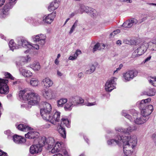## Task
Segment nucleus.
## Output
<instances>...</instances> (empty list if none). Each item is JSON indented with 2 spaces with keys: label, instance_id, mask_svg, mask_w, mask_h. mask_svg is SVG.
<instances>
[{
  "label": "nucleus",
  "instance_id": "6e6d98bb",
  "mask_svg": "<svg viewBox=\"0 0 156 156\" xmlns=\"http://www.w3.org/2000/svg\"><path fill=\"white\" fill-rule=\"evenodd\" d=\"M82 53L81 51V50H80L79 49H77L76 52L74 54L77 57L78 56V55H80Z\"/></svg>",
  "mask_w": 156,
  "mask_h": 156
},
{
  "label": "nucleus",
  "instance_id": "c85d7f7f",
  "mask_svg": "<svg viewBox=\"0 0 156 156\" xmlns=\"http://www.w3.org/2000/svg\"><path fill=\"white\" fill-rule=\"evenodd\" d=\"M58 130L62 137L65 138L66 137V133L65 129L61 125L58 127Z\"/></svg>",
  "mask_w": 156,
  "mask_h": 156
},
{
  "label": "nucleus",
  "instance_id": "09e8293b",
  "mask_svg": "<svg viewBox=\"0 0 156 156\" xmlns=\"http://www.w3.org/2000/svg\"><path fill=\"white\" fill-rule=\"evenodd\" d=\"M70 98L71 101H74V102H76L77 105H78V98L77 96L73 97Z\"/></svg>",
  "mask_w": 156,
  "mask_h": 156
},
{
  "label": "nucleus",
  "instance_id": "a211bd4d",
  "mask_svg": "<svg viewBox=\"0 0 156 156\" xmlns=\"http://www.w3.org/2000/svg\"><path fill=\"white\" fill-rule=\"evenodd\" d=\"M17 45L19 48L23 47L26 48H31L32 47L31 44L24 39L19 40L18 41Z\"/></svg>",
  "mask_w": 156,
  "mask_h": 156
},
{
  "label": "nucleus",
  "instance_id": "f8f14e48",
  "mask_svg": "<svg viewBox=\"0 0 156 156\" xmlns=\"http://www.w3.org/2000/svg\"><path fill=\"white\" fill-rule=\"evenodd\" d=\"M116 131H118V132H119L120 133L123 132L124 133L123 135H122V137H125V136L126 137H128L129 139V141L128 142L129 143V141L130 140H132L131 141V142H134L135 141L136 143V141L135 140H133V139L130 138V137L129 136V132H131V130H132V128L131 127H128L126 130L122 128H118L117 129H116Z\"/></svg>",
  "mask_w": 156,
  "mask_h": 156
},
{
  "label": "nucleus",
  "instance_id": "49530a36",
  "mask_svg": "<svg viewBox=\"0 0 156 156\" xmlns=\"http://www.w3.org/2000/svg\"><path fill=\"white\" fill-rule=\"evenodd\" d=\"M61 152H62L64 154V156H70L69 154L64 147H62Z\"/></svg>",
  "mask_w": 156,
  "mask_h": 156
},
{
  "label": "nucleus",
  "instance_id": "0eeeda50",
  "mask_svg": "<svg viewBox=\"0 0 156 156\" xmlns=\"http://www.w3.org/2000/svg\"><path fill=\"white\" fill-rule=\"evenodd\" d=\"M117 80L116 78L112 77L107 81L105 85V89L107 91L111 92L115 88V85L116 84L115 81Z\"/></svg>",
  "mask_w": 156,
  "mask_h": 156
},
{
  "label": "nucleus",
  "instance_id": "052dcab7",
  "mask_svg": "<svg viewBox=\"0 0 156 156\" xmlns=\"http://www.w3.org/2000/svg\"><path fill=\"white\" fill-rule=\"evenodd\" d=\"M7 153L4 152L1 150H0V156H6Z\"/></svg>",
  "mask_w": 156,
  "mask_h": 156
},
{
  "label": "nucleus",
  "instance_id": "f3484780",
  "mask_svg": "<svg viewBox=\"0 0 156 156\" xmlns=\"http://www.w3.org/2000/svg\"><path fill=\"white\" fill-rule=\"evenodd\" d=\"M135 76L134 72L133 70L128 71L123 74V77L126 81H130Z\"/></svg>",
  "mask_w": 156,
  "mask_h": 156
},
{
  "label": "nucleus",
  "instance_id": "0e129e2a",
  "mask_svg": "<svg viewBox=\"0 0 156 156\" xmlns=\"http://www.w3.org/2000/svg\"><path fill=\"white\" fill-rule=\"evenodd\" d=\"M83 74L81 73H79L78 74V77L80 78H81L83 77Z\"/></svg>",
  "mask_w": 156,
  "mask_h": 156
},
{
  "label": "nucleus",
  "instance_id": "a18cd8bd",
  "mask_svg": "<svg viewBox=\"0 0 156 156\" xmlns=\"http://www.w3.org/2000/svg\"><path fill=\"white\" fill-rule=\"evenodd\" d=\"M122 115L124 116L125 117L129 119L131 121V116L127 114L126 113V111L125 110H123L122 112Z\"/></svg>",
  "mask_w": 156,
  "mask_h": 156
},
{
  "label": "nucleus",
  "instance_id": "4468645a",
  "mask_svg": "<svg viewBox=\"0 0 156 156\" xmlns=\"http://www.w3.org/2000/svg\"><path fill=\"white\" fill-rule=\"evenodd\" d=\"M30 60V58L28 56L21 57L19 58L18 61L16 62V64L18 67L20 68V66L23 65L25 63Z\"/></svg>",
  "mask_w": 156,
  "mask_h": 156
},
{
  "label": "nucleus",
  "instance_id": "1a4fd4ad",
  "mask_svg": "<svg viewBox=\"0 0 156 156\" xmlns=\"http://www.w3.org/2000/svg\"><path fill=\"white\" fill-rule=\"evenodd\" d=\"M60 113L58 112H55L52 116L50 115L48 117L47 119H44L49 121L51 123L55 125L56 122H58L60 120Z\"/></svg>",
  "mask_w": 156,
  "mask_h": 156
},
{
  "label": "nucleus",
  "instance_id": "de8ad7c7",
  "mask_svg": "<svg viewBox=\"0 0 156 156\" xmlns=\"http://www.w3.org/2000/svg\"><path fill=\"white\" fill-rule=\"evenodd\" d=\"M5 76L6 78H9L11 80H14V78L10 73H5Z\"/></svg>",
  "mask_w": 156,
  "mask_h": 156
},
{
  "label": "nucleus",
  "instance_id": "cd10ccee",
  "mask_svg": "<svg viewBox=\"0 0 156 156\" xmlns=\"http://www.w3.org/2000/svg\"><path fill=\"white\" fill-rule=\"evenodd\" d=\"M105 44H104L97 43L94 46L93 49V52H94L98 50H100L104 49L105 48Z\"/></svg>",
  "mask_w": 156,
  "mask_h": 156
},
{
  "label": "nucleus",
  "instance_id": "aec40b11",
  "mask_svg": "<svg viewBox=\"0 0 156 156\" xmlns=\"http://www.w3.org/2000/svg\"><path fill=\"white\" fill-rule=\"evenodd\" d=\"M12 137L14 142L17 144H21L25 143L26 141V139L21 136L16 135L13 136Z\"/></svg>",
  "mask_w": 156,
  "mask_h": 156
},
{
  "label": "nucleus",
  "instance_id": "58836bf2",
  "mask_svg": "<svg viewBox=\"0 0 156 156\" xmlns=\"http://www.w3.org/2000/svg\"><path fill=\"white\" fill-rule=\"evenodd\" d=\"M90 8L87 6L82 5L80 7V11L82 13L84 12H85L87 13V12H89L88 11Z\"/></svg>",
  "mask_w": 156,
  "mask_h": 156
},
{
  "label": "nucleus",
  "instance_id": "5fc2aeb1",
  "mask_svg": "<svg viewBox=\"0 0 156 156\" xmlns=\"http://www.w3.org/2000/svg\"><path fill=\"white\" fill-rule=\"evenodd\" d=\"M5 133L8 136L12 135V134L9 130H7L5 132Z\"/></svg>",
  "mask_w": 156,
  "mask_h": 156
},
{
  "label": "nucleus",
  "instance_id": "a878e982",
  "mask_svg": "<svg viewBox=\"0 0 156 156\" xmlns=\"http://www.w3.org/2000/svg\"><path fill=\"white\" fill-rule=\"evenodd\" d=\"M39 135V133L36 131H30L25 134V137L29 139H34Z\"/></svg>",
  "mask_w": 156,
  "mask_h": 156
},
{
  "label": "nucleus",
  "instance_id": "5701e85b",
  "mask_svg": "<svg viewBox=\"0 0 156 156\" xmlns=\"http://www.w3.org/2000/svg\"><path fill=\"white\" fill-rule=\"evenodd\" d=\"M44 87L48 88L52 86L53 84V82L49 78H46L43 79L41 82Z\"/></svg>",
  "mask_w": 156,
  "mask_h": 156
},
{
  "label": "nucleus",
  "instance_id": "8fccbe9b",
  "mask_svg": "<svg viewBox=\"0 0 156 156\" xmlns=\"http://www.w3.org/2000/svg\"><path fill=\"white\" fill-rule=\"evenodd\" d=\"M31 46H32L31 48H29L30 49H35L36 50H38L39 48V47L38 45L37 44H31Z\"/></svg>",
  "mask_w": 156,
  "mask_h": 156
},
{
  "label": "nucleus",
  "instance_id": "e2e57ef3",
  "mask_svg": "<svg viewBox=\"0 0 156 156\" xmlns=\"http://www.w3.org/2000/svg\"><path fill=\"white\" fill-rule=\"evenodd\" d=\"M124 42L126 44H130V41H129L128 40H126L124 41Z\"/></svg>",
  "mask_w": 156,
  "mask_h": 156
},
{
  "label": "nucleus",
  "instance_id": "412c9836",
  "mask_svg": "<svg viewBox=\"0 0 156 156\" xmlns=\"http://www.w3.org/2000/svg\"><path fill=\"white\" fill-rule=\"evenodd\" d=\"M136 19H131L124 22L122 25V26L125 28H130L134 24H136Z\"/></svg>",
  "mask_w": 156,
  "mask_h": 156
},
{
  "label": "nucleus",
  "instance_id": "13d9d810",
  "mask_svg": "<svg viewBox=\"0 0 156 156\" xmlns=\"http://www.w3.org/2000/svg\"><path fill=\"white\" fill-rule=\"evenodd\" d=\"M77 58V57L74 54L73 56H70L69 58V59L70 60H73L76 59Z\"/></svg>",
  "mask_w": 156,
  "mask_h": 156
},
{
  "label": "nucleus",
  "instance_id": "e433bc0d",
  "mask_svg": "<svg viewBox=\"0 0 156 156\" xmlns=\"http://www.w3.org/2000/svg\"><path fill=\"white\" fill-rule=\"evenodd\" d=\"M18 129L19 130L25 131L28 130L29 127L23 124H20L18 126Z\"/></svg>",
  "mask_w": 156,
  "mask_h": 156
},
{
  "label": "nucleus",
  "instance_id": "c756f323",
  "mask_svg": "<svg viewBox=\"0 0 156 156\" xmlns=\"http://www.w3.org/2000/svg\"><path fill=\"white\" fill-rule=\"evenodd\" d=\"M149 119L148 117L141 115L140 117L137 118V124H142L145 122Z\"/></svg>",
  "mask_w": 156,
  "mask_h": 156
},
{
  "label": "nucleus",
  "instance_id": "bf43d9fd",
  "mask_svg": "<svg viewBox=\"0 0 156 156\" xmlns=\"http://www.w3.org/2000/svg\"><path fill=\"white\" fill-rule=\"evenodd\" d=\"M130 44L131 45H135L136 43V40L133 39H131L130 40Z\"/></svg>",
  "mask_w": 156,
  "mask_h": 156
},
{
  "label": "nucleus",
  "instance_id": "393cba45",
  "mask_svg": "<svg viewBox=\"0 0 156 156\" xmlns=\"http://www.w3.org/2000/svg\"><path fill=\"white\" fill-rule=\"evenodd\" d=\"M29 67L35 72L39 71L41 69L39 62L37 61H35L30 64Z\"/></svg>",
  "mask_w": 156,
  "mask_h": 156
},
{
  "label": "nucleus",
  "instance_id": "6e6552de",
  "mask_svg": "<svg viewBox=\"0 0 156 156\" xmlns=\"http://www.w3.org/2000/svg\"><path fill=\"white\" fill-rule=\"evenodd\" d=\"M8 80L0 78V93L7 94L9 92V88L7 85Z\"/></svg>",
  "mask_w": 156,
  "mask_h": 156
},
{
  "label": "nucleus",
  "instance_id": "20e7f679",
  "mask_svg": "<svg viewBox=\"0 0 156 156\" xmlns=\"http://www.w3.org/2000/svg\"><path fill=\"white\" fill-rule=\"evenodd\" d=\"M16 0H9L6 2L5 5L4 7L2 10L3 14L2 16L5 17V16L8 14V12L15 4V1ZM5 0H0V6H2L5 3Z\"/></svg>",
  "mask_w": 156,
  "mask_h": 156
},
{
  "label": "nucleus",
  "instance_id": "7c9ffc66",
  "mask_svg": "<svg viewBox=\"0 0 156 156\" xmlns=\"http://www.w3.org/2000/svg\"><path fill=\"white\" fill-rule=\"evenodd\" d=\"M38 145H39L41 147L47 145V138L44 136L40 137L39 138L38 140Z\"/></svg>",
  "mask_w": 156,
  "mask_h": 156
},
{
  "label": "nucleus",
  "instance_id": "4d7b16f0",
  "mask_svg": "<svg viewBox=\"0 0 156 156\" xmlns=\"http://www.w3.org/2000/svg\"><path fill=\"white\" fill-rule=\"evenodd\" d=\"M69 103H70V104H71V105H72L71 106H72L73 107H74V106H76L77 105H76V102H74V101H71V98H70L69 100Z\"/></svg>",
  "mask_w": 156,
  "mask_h": 156
},
{
  "label": "nucleus",
  "instance_id": "603ef678",
  "mask_svg": "<svg viewBox=\"0 0 156 156\" xmlns=\"http://www.w3.org/2000/svg\"><path fill=\"white\" fill-rule=\"evenodd\" d=\"M78 104L83 103L84 100L78 96Z\"/></svg>",
  "mask_w": 156,
  "mask_h": 156
},
{
  "label": "nucleus",
  "instance_id": "7ed1b4c3",
  "mask_svg": "<svg viewBox=\"0 0 156 156\" xmlns=\"http://www.w3.org/2000/svg\"><path fill=\"white\" fill-rule=\"evenodd\" d=\"M149 47V42L147 43L140 39H137V56L143 54Z\"/></svg>",
  "mask_w": 156,
  "mask_h": 156
},
{
  "label": "nucleus",
  "instance_id": "9b49d317",
  "mask_svg": "<svg viewBox=\"0 0 156 156\" xmlns=\"http://www.w3.org/2000/svg\"><path fill=\"white\" fill-rule=\"evenodd\" d=\"M46 36L45 34H40L32 36L33 40L35 42H38L41 45H44L45 43Z\"/></svg>",
  "mask_w": 156,
  "mask_h": 156
},
{
  "label": "nucleus",
  "instance_id": "ddd939ff",
  "mask_svg": "<svg viewBox=\"0 0 156 156\" xmlns=\"http://www.w3.org/2000/svg\"><path fill=\"white\" fill-rule=\"evenodd\" d=\"M56 16V11L48 14L47 15H45L43 18V21L47 23L51 24L54 20Z\"/></svg>",
  "mask_w": 156,
  "mask_h": 156
},
{
  "label": "nucleus",
  "instance_id": "774afa93",
  "mask_svg": "<svg viewBox=\"0 0 156 156\" xmlns=\"http://www.w3.org/2000/svg\"><path fill=\"white\" fill-rule=\"evenodd\" d=\"M53 156H63V155L59 153L55 154Z\"/></svg>",
  "mask_w": 156,
  "mask_h": 156
},
{
  "label": "nucleus",
  "instance_id": "338daca9",
  "mask_svg": "<svg viewBox=\"0 0 156 156\" xmlns=\"http://www.w3.org/2000/svg\"><path fill=\"white\" fill-rule=\"evenodd\" d=\"M151 58V57L150 56L147 57L144 60V63L146 62H147L149 61Z\"/></svg>",
  "mask_w": 156,
  "mask_h": 156
},
{
  "label": "nucleus",
  "instance_id": "6ab92c4d",
  "mask_svg": "<svg viewBox=\"0 0 156 156\" xmlns=\"http://www.w3.org/2000/svg\"><path fill=\"white\" fill-rule=\"evenodd\" d=\"M42 151V148L37 144L32 145L30 148V151L31 154H34L41 152Z\"/></svg>",
  "mask_w": 156,
  "mask_h": 156
},
{
  "label": "nucleus",
  "instance_id": "dca6fc26",
  "mask_svg": "<svg viewBox=\"0 0 156 156\" xmlns=\"http://www.w3.org/2000/svg\"><path fill=\"white\" fill-rule=\"evenodd\" d=\"M64 146V144L62 142H57L56 143L53 147L51 149L50 152L52 154H55L61 152L62 149Z\"/></svg>",
  "mask_w": 156,
  "mask_h": 156
},
{
  "label": "nucleus",
  "instance_id": "37998d69",
  "mask_svg": "<svg viewBox=\"0 0 156 156\" xmlns=\"http://www.w3.org/2000/svg\"><path fill=\"white\" fill-rule=\"evenodd\" d=\"M71 104L69 103L68 101V102L66 104L64 107V109L66 111H70L71 110L73 107L71 106Z\"/></svg>",
  "mask_w": 156,
  "mask_h": 156
},
{
  "label": "nucleus",
  "instance_id": "bb28decb",
  "mask_svg": "<svg viewBox=\"0 0 156 156\" xmlns=\"http://www.w3.org/2000/svg\"><path fill=\"white\" fill-rule=\"evenodd\" d=\"M55 144V140L53 138L49 137L47 138V145H48L47 148L48 150L51 149Z\"/></svg>",
  "mask_w": 156,
  "mask_h": 156
},
{
  "label": "nucleus",
  "instance_id": "680f3d73",
  "mask_svg": "<svg viewBox=\"0 0 156 156\" xmlns=\"http://www.w3.org/2000/svg\"><path fill=\"white\" fill-rule=\"evenodd\" d=\"M77 14V13L76 12H72L70 14L69 17L70 18H72L76 14Z\"/></svg>",
  "mask_w": 156,
  "mask_h": 156
},
{
  "label": "nucleus",
  "instance_id": "b1692460",
  "mask_svg": "<svg viewBox=\"0 0 156 156\" xmlns=\"http://www.w3.org/2000/svg\"><path fill=\"white\" fill-rule=\"evenodd\" d=\"M156 90L154 88H151L142 92L141 95H147L148 96L151 97L155 95Z\"/></svg>",
  "mask_w": 156,
  "mask_h": 156
},
{
  "label": "nucleus",
  "instance_id": "c9c22d12",
  "mask_svg": "<svg viewBox=\"0 0 156 156\" xmlns=\"http://www.w3.org/2000/svg\"><path fill=\"white\" fill-rule=\"evenodd\" d=\"M61 125L62 126H65L67 127H70L69 121L66 119H62L61 120Z\"/></svg>",
  "mask_w": 156,
  "mask_h": 156
},
{
  "label": "nucleus",
  "instance_id": "f03ea898",
  "mask_svg": "<svg viewBox=\"0 0 156 156\" xmlns=\"http://www.w3.org/2000/svg\"><path fill=\"white\" fill-rule=\"evenodd\" d=\"M19 95L23 100L29 101L27 104H23L21 105L22 107L27 108H30L32 105L37 104L41 100L40 96L38 94L28 88L20 90Z\"/></svg>",
  "mask_w": 156,
  "mask_h": 156
},
{
  "label": "nucleus",
  "instance_id": "ea45409f",
  "mask_svg": "<svg viewBox=\"0 0 156 156\" xmlns=\"http://www.w3.org/2000/svg\"><path fill=\"white\" fill-rule=\"evenodd\" d=\"M148 81L151 84L154 86L156 87V77H149Z\"/></svg>",
  "mask_w": 156,
  "mask_h": 156
},
{
  "label": "nucleus",
  "instance_id": "f704fd0d",
  "mask_svg": "<svg viewBox=\"0 0 156 156\" xmlns=\"http://www.w3.org/2000/svg\"><path fill=\"white\" fill-rule=\"evenodd\" d=\"M95 66L94 65H91L89 66V69L86 70L85 73L88 74H90L95 71Z\"/></svg>",
  "mask_w": 156,
  "mask_h": 156
},
{
  "label": "nucleus",
  "instance_id": "2eb2a0df",
  "mask_svg": "<svg viewBox=\"0 0 156 156\" xmlns=\"http://www.w3.org/2000/svg\"><path fill=\"white\" fill-rule=\"evenodd\" d=\"M20 74L26 78H30L32 77L33 73L30 70L24 68L20 67L19 68Z\"/></svg>",
  "mask_w": 156,
  "mask_h": 156
},
{
  "label": "nucleus",
  "instance_id": "c03bdc74",
  "mask_svg": "<svg viewBox=\"0 0 156 156\" xmlns=\"http://www.w3.org/2000/svg\"><path fill=\"white\" fill-rule=\"evenodd\" d=\"M78 21L77 20H76L75 21V23L72 27L70 30L69 32V34H72L75 28L78 25Z\"/></svg>",
  "mask_w": 156,
  "mask_h": 156
},
{
  "label": "nucleus",
  "instance_id": "72a5a7b5",
  "mask_svg": "<svg viewBox=\"0 0 156 156\" xmlns=\"http://www.w3.org/2000/svg\"><path fill=\"white\" fill-rule=\"evenodd\" d=\"M9 46L10 49L12 51H13L15 49L19 48L18 45H16L15 44H14L13 40H11L9 41Z\"/></svg>",
  "mask_w": 156,
  "mask_h": 156
},
{
  "label": "nucleus",
  "instance_id": "69168bd1",
  "mask_svg": "<svg viewBox=\"0 0 156 156\" xmlns=\"http://www.w3.org/2000/svg\"><path fill=\"white\" fill-rule=\"evenodd\" d=\"M116 44L119 45H120L122 44L121 41L120 40H118L116 41Z\"/></svg>",
  "mask_w": 156,
  "mask_h": 156
},
{
  "label": "nucleus",
  "instance_id": "79ce46f5",
  "mask_svg": "<svg viewBox=\"0 0 156 156\" xmlns=\"http://www.w3.org/2000/svg\"><path fill=\"white\" fill-rule=\"evenodd\" d=\"M30 83L31 85L35 87L38 85L39 81L37 79L32 78L30 80Z\"/></svg>",
  "mask_w": 156,
  "mask_h": 156
},
{
  "label": "nucleus",
  "instance_id": "a19ab883",
  "mask_svg": "<svg viewBox=\"0 0 156 156\" xmlns=\"http://www.w3.org/2000/svg\"><path fill=\"white\" fill-rule=\"evenodd\" d=\"M89 10V12L87 13V14L92 17H94L96 16L97 12L95 9L93 8H90Z\"/></svg>",
  "mask_w": 156,
  "mask_h": 156
},
{
  "label": "nucleus",
  "instance_id": "864d4df0",
  "mask_svg": "<svg viewBox=\"0 0 156 156\" xmlns=\"http://www.w3.org/2000/svg\"><path fill=\"white\" fill-rule=\"evenodd\" d=\"M96 105V103L95 102L92 103H87L85 104V105L87 106H90Z\"/></svg>",
  "mask_w": 156,
  "mask_h": 156
},
{
  "label": "nucleus",
  "instance_id": "3c124183",
  "mask_svg": "<svg viewBox=\"0 0 156 156\" xmlns=\"http://www.w3.org/2000/svg\"><path fill=\"white\" fill-rule=\"evenodd\" d=\"M123 65L122 64H121L119 65V67L118 68H116V70L114 71L113 74L117 73L118 71L120 70L121 68L123 67Z\"/></svg>",
  "mask_w": 156,
  "mask_h": 156
},
{
  "label": "nucleus",
  "instance_id": "473e14b6",
  "mask_svg": "<svg viewBox=\"0 0 156 156\" xmlns=\"http://www.w3.org/2000/svg\"><path fill=\"white\" fill-rule=\"evenodd\" d=\"M151 101V98H150L146 99H143L140 102L139 107H144L145 104L149 103Z\"/></svg>",
  "mask_w": 156,
  "mask_h": 156
},
{
  "label": "nucleus",
  "instance_id": "4c0bfd02",
  "mask_svg": "<svg viewBox=\"0 0 156 156\" xmlns=\"http://www.w3.org/2000/svg\"><path fill=\"white\" fill-rule=\"evenodd\" d=\"M67 101V99L66 98H62L58 101V106L62 107L64 104Z\"/></svg>",
  "mask_w": 156,
  "mask_h": 156
},
{
  "label": "nucleus",
  "instance_id": "9d476101",
  "mask_svg": "<svg viewBox=\"0 0 156 156\" xmlns=\"http://www.w3.org/2000/svg\"><path fill=\"white\" fill-rule=\"evenodd\" d=\"M42 94L43 97L46 99L50 100L55 98L54 92L51 90H42Z\"/></svg>",
  "mask_w": 156,
  "mask_h": 156
},
{
  "label": "nucleus",
  "instance_id": "423d86ee",
  "mask_svg": "<svg viewBox=\"0 0 156 156\" xmlns=\"http://www.w3.org/2000/svg\"><path fill=\"white\" fill-rule=\"evenodd\" d=\"M139 107L140 110V115L145 117H148V116L151 114L154 110L153 107L151 105H148L145 107Z\"/></svg>",
  "mask_w": 156,
  "mask_h": 156
},
{
  "label": "nucleus",
  "instance_id": "39448f33",
  "mask_svg": "<svg viewBox=\"0 0 156 156\" xmlns=\"http://www.w3.org/2000/svg\"><path fill=\"white\" fill-rule=\"evenodd\" d=\"M43 107L40 110V113L42 118L47 119L51 112L52 107L50 104L44 102L43 104Z\"/></svg>",
  "mask_w": 156,
  "mask_h": 156
},
{
  "label": "nucleus",
  "instance_id": "2f4dec72",
  "mask_svg": "<svg viewBox=\"0 0 156 156\" xmlns=\"http://www.w3.org/2000/svg\"><path fill=\"white\" fill-rule=\"evenodd\" d=\"M150 49L152 51H156V38L149 42Z\"/></svg>",
  "mask_w": 156,
  "mask_h": 156
},
{
  "label": "nucleus",
  "instance_id": "4be33fe9",
  "mask_svg": "<svg viewBox=\"0 0 156 156\" xmlns=\"http://www.w3.org/2000/svg\"><path fill=\"white\" fill-rule=\"evenodd\" d=\"M59 6V0H54L50 4L48 8V11L51 12L56 9Z\"/></svg>",
  "mask_w": 156,
  "mask_h": 156
},
{
  "label": "nucleus",
  "instance_id": "f257e3e1",
  "mask_svg": "<svg viewBox=\"0 0 156 156\" xmlns=\"http://www.w3.org/2000/svg\"><path fill=\"white\" fill-rule=\"evenodd\" d=\"M129 139L126 137H122L120 135H117L115 139H110L108 140L107 144L109 145L114 146L118 145L119 146L123 144V151L125 155H129L133 152V149L136 147V142H131L130 140L129 143L128 142Z\"/></svg>",
  "mask_w": 156,
  "mask_h": 156
}]
</instances>
